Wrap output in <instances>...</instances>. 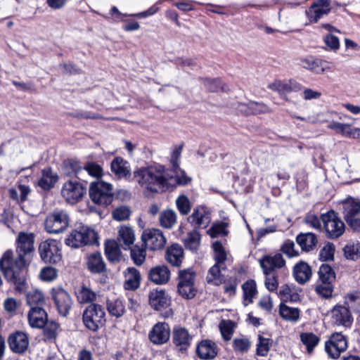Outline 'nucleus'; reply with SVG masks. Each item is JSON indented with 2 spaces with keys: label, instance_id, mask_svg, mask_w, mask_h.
<instances>
[{
  "label": "nucleus",
  "instance_id": "obj_1",
  "mask_svg": "<svg viewBox=\"0 0 360 360\" xmlns=\"http://www.w3.org/2000/svg\"><path fill=\"white\" fill-rule=\"evenodd\" d=\"M34 236L32 233L20 232L16 239L17 257L11 250L6 251L0 259V270L6 279L15 286L20 292L26 287L25 269L27 257L34 251Z\"/></svg>",
  "mask_w": 360,
  "mask_h": 360
},
{
  "label": "nucleus",
  "instance_id": "obj_2",
  "mask_svg": "<svg viewBox=\"0 0 360 360\" xmlns=\"http://www.w3.org/2000/svg\"><path fill=\"white\" fill-rule=\"evenodd\" d=\"M134 179L146 195L165 191L176 184H186L191 181L185 176H175L173 172L162 166L139 169L134 172Z\"/></svg>",
  "mask_w": 360,
  "mask_h": 360
},
{
  "label": "nucleus",
  "instance_id": "obj_3",
  "mask_svg": "<svg viewBox=\"0 0 360 360\" xmlns=\"http://www.w3.org/2000/svg\"><path fill=\"white\" fill-rule=\"evenodd\" d=\"M89 195L94 202L107 206L113 198L112 185L104 181L93 182L89 187Z\"/></svg>",
  "mask_w": 360,
  "mask_h": 360
},
{
  "label": "nucleus",
  "instance_id": "obj_4",
  "mask_svg": "<svg viewBox=\"0 0 360 360\" xmlns=\"http://www.w3.org/2000/svg\"><path fill=\"white\" fill-rule=\"evenodd\" d=\"M105 313L103 308L96 304H90L83 313V322L85 326L92 330L96 331L105 321Z\"/></svg>",
  "mask_w": 360,
  "mask_h": 360
},
{
  "label": "nucleus",
  "instance_id": "obj_5",
  "mask_svg": "<svg viewBox=\"0 0 360 360\" xmlns=\"http://www.w3.org/2000/svg\"><path fill=\"white\" fill-rule=\"evenodd\" d=\"M321 218L328 238L335 239L344 233L345 224L338 217L335 211L330 210L327 213L323 214Z\"/></svg>",
  "mask_w": 360,
  "mask_h": 360
},
{
  "label": "nucleus",
  "instance_id": "obj_6",
  "mask_svg": "<svg viewBox=\"0 0 360 360\" xmlns=\"http://www.w3.org/2000/svg\"><path fill=\"white\" fill-rule=\"evenodd\" d=\"M44 226L49 233L58 234L63 233L69 226L68 215L63 210L54 211L47 216Z\"/></svg>",
  "mask_w": 360,
  "mask_h": 360
},
{
  "label": "nucleus",
  "instance_id": "obj_7",
  "mask_svg": "<svg viewBox=\"0 0 360 360\" xmlns=\"http://www.w3.org/2000/svg\"><path fill=\"white\" fill-rule=\"evenodd\" d=\"M86 188L77 181L69 180L63 184L60 193L66 202L74 205L86 194Z\"/></svg>",
  "mask_w": 360,
  "mask_h": 360
},
{
  "label": "nucleus",
  "instance_id": "obj_8",
  "mask_svg": "<svg viewBox=\"0 0 360 360\" xmlns=\"http://www.w3.org/2000/svg\"><path fill=\"white\" fill-rule=\"evenodd\" d=\"M60 243L56 240L48 239L39 246L41 259L46 263L56 264L61 260L62 255Z\"/></svg>",
  "mask_w": 360,
  "mask_h": 360
},
{
  "label": "nucleus",
  "instance_id": "obj_9",
  "mask_svg": "<svg viewBox=\"0 0 360 360\" xmlns=\"http://www.w3.org/2000/svg\"><path fill=\"white\" fill-rule=\"evenodd\" d=\"M149 304L155 310H165L162 316L169 317L172 315V310L169 308L171 304V298L169 295L163 290H155L150 292Z\"/></svg>",
  "mask_w": 360,
  "mask_h": 360
},
{
  "label": "nucleus",
  "instance_id": "obj_10",
  "mask_svg": "<svg viewBox=\"0 0 360 360\" xmlns=\"http://www.w3.org/2000/svg\"><path fill=\"white\" fill-rule=\"evenodd\" d=\"M96 233L88 227H81L79 230L72 231L65 239V244L71 248H77L91 243L95 239Z\"/></svg>",
  "mask_w": 360,
  "mask_h": 360
},
{
  "label": "nucleus",
  "instance_id": "obj_11",
  "mask_svg": "<svg viewBox=\"0 0 360 360\" xmlns=\"http://www.w3.org/2000/svg\"><path fill=\"white\" fill-rule=\"evenodd\" d=\"M141 240L145 247L150 250H159L166 244V238L162 231L158 229H148L143 231Z\"/></svg>",
  "mask_w": 360,
  "mask_h": 360
},
{
  "label": "nucleus",
  "instance_id": "obj_12",
  "mask_svg": "<svg viewBox=\"0 0 360 360\" xmlns=\"http://www.w3.org/2000/svg\"><path fill=\"white\" fill-rule=\"evenodd\" d=\"M347 348L346 338L340 333L333 334L325 343V350L333 359H338L340 354Z\"/></svg>",
  "mask_w": 360,
  "mask_h": 360
},
{
  "label": "nucleus",
  "instance_id": "obj_13",
  "mask_svg": "<svg viewBox=\"0 0 360 360\" xmlns=\"http://www.w3.org/2000/svg\"><path fill=\"white\" fill-rule=\"evenodd\" d=\"M51 295L58 313L66 316L72 305L70 295L63 288H55L51 290Z\"/></svg>",
  "mask_w": 360,
  "mask_h": 360
},
{
  "label": "nucleus",
  "instance_id": "obj_14",
  "mask_svg": "<svg viewBox=\"0 0 360 360\" xmlns=\"http://www.w3.org/2000/svg\"><path fill=\"white\" fill-rule=\"evenodd\" d=\"M170 337V328L167 323L159 322L156 323L150 331L148 338L155 345L166 343Z\"/></svg>",
  "mask_w": 360,
  "mask_h": 360
},
{
  "label": "nucleus",
  "instance_id": "obj_15",
  "mask_svg": "<svg viewBox=\"0 0 360 360\" xmlns=\"http://www.w3.org/2000/svg\"><path fill=\"white\" fill-rule=\"evenodd\" d=\"M333 322L337 326L349 327L351 326L353 318L351 311L345 305L337 304L331 310Z\"/></svg>",
  "mask_w": 360,
  "mask_h": 360
},
{
  "label": "nucleus",
  "instance_id": "obj_16",
  "mask_svg": "<svg viewBox=\"0 0 360 360\" xmlns=\"http://www.w3.org/2000/svg\"><path fill=\"white\" fill-rule=\"evenodd\" d=\"M260 266L265 275L271 274L275 269H281L285 264V261L280 253L273 256L266 255L259 260Z\"/></svg>",
  "mask_w": 360,
  "mask_h": 360
},
{
  "label": "nucleus",
  "instance_id": "obj_17",
  "mask_svg": "<svg viewBox=\"0 0 360 360\" xmlns=\"http://www.w3.org/2000/svg\"><path fill=\"white\" fill-rule=\"evenodd\" d=\"M10 349L16 354L24 353L28 348L29 339L26 333L18 331L8 338Z\"/></svg>",
  "mask_w": 360,
  "mask_h": 360
},
{
  "label": "nucleus",
  "instance_id": "obj_18",
  "mask_svg": "<svg viewBox=\"0 0 360 360\" xmlns=\"http://www.w3.org/2000/svg\"><path fill=\"white\" fill-rule=\"evenodd\" d=\"M188 219L195 229H204L210 223V213L205 207H199L194 209Z\"/></svg>",
  "mask_w": 360,
  "mask_h": 360
},
{
  "label": "nucleus",
  "instance_id": "obj_19",
  "mask_svg": "<svg viewBox=\"0 0 360 360\" xmlns=\"http://www.w3.org/2000/svg\"><path fill=\"white\" fill-rule=\"evenodd\" d=\"M29 325L32 328H42L47 321V314L42 307H32L28 314Z\"/></svg>",
  "mask_w": 360,
  "mask_h": 360
},
{
  "label": "nucleus",
  "instance_id": "obj_20",
  "mask_svg": "<svg viewBox=\"0 0 360 360\" xmlns=\"http://www.w3.org/2000/svg\"><path fill=\"white\" fill-rule=\"evenodd\" d=\"M292 274L295 280L299 284L304 285L310 280L312 276L311 268L307 262L300 261L294 266Z\"/></svg>",
  "mask_w": 360,
  "mask_h": 360
},
{
  "label": "nucleus",
  "instance_id": "obj_21",
  "mask_svg": "<svg viewBox=\"0 0 360 360\" xmlns=\"http://www.w3.org/2000/svg\"><path fill=\"white\" fill-rule=\"evenodd\" d=\"M135 241L134 229L127 225H121L118 229L117 242L125 250H129Z\"/></svg>",
  "mask_w": 360,
  "mask_h": 360
},
{
  "label": "nucleus",
  "instance_id": "obj_22",
  "mask_svg": "<svg viewBox=\"0 0 360 360\" xmlns=\"http://www.w3.org/2000/svg\"><path fill=\"white\" fill-rule=\"evenodd\" d=\"M148 278L157 285L165 284L170 278V271L165 265L156 266L149 271Z\"/></svg>",
  "mask_w": 360,
  "mask_h": 360
},
{
  "label": "nucleus",
  "instance_id": "obj_23",
  "mask_svg": "<svg viewBox=\"0 0 360 360\" xmlns=\"http://www.w3.org/2000/svg\"><path fill=\"white\" fill-rule=\"evenodd\" d=\"M330 4L327 1L321 0L312 5L307 12L311 22H316L330 11Z\"/></svg>",
  "mask_w": 360,
  "mask_h": 360
},
{
  "label": "nucleus",
  "instance_id": "obj_24",
  "mask_svg": "<svg viewBox=\"0 0 360 360\" xmlns=\"http://www.w3.org/2000/svg\"><path fill=\"white\" fill-rule=\"evenodd\" d=\"M342 207L345 221L360 214V200L358 199L348 198L342 202Z\"/></svg>",
  "mask_w": 360,
  "mask_h": 360
},
{
  "label": "nucleus",
  "instance_id": "obj_25",
  "mask_svg": "<svg viewBox=\"0 0 360 360\" xmlns=\"http://www.w3.org/2000/svg\"><path fill=\"white\" fill-rule=\"evenodd\" d=\"M124 287L126 290H136L141 283V274L138 269L134 267H129L124 272Z\"/></svg>",
  "mask_w": 360,
  "mask_h": 360
},
{
  "label": "nucleus",
  "instance_id": "obj_26",
  "mask_svg": "<svg viewBox=\"0 0 360 360\" xmlns=\"http://www.w3.org/2000/svg\"><path fill=\"white\" fill-rule=\"evenodd\" d=\"M197 354L202 359H212L217 354V348L214 342L203 340L197 347Z\"/></svg>",
  "mask_w": 360,
  "mask_h": 360
},
{
  "label": "nucleus",
  "instance_id": "obj_27",
  "mask_svg": "<svg viewBox=\"0 0 360 360\" xmlns=\"http://www.w3.org/2000/svg\"><path fill=\"white\" fill-rule=\"evenodd\" d=\"M191 336L184 328H174L173 331V342L180 350H186L190 346Z\"/></svg>",
  "mask_w": 360,
  "mask_h": 360
},
{
  "label": "nucleus",
  "instance_id": "obj_28",
  "mask_svg": "<svg viewBox=\"0 0 360 360\" xmlns=\"http://www.w3.org/2000/svg\"><path fill=\"white\" fill-rule=\"evenodd\" d=\"M167 262L174 266H179L183 261L184 250L178 244H174L167 248L165 254Z\"/></svg>",
  "mask_w": 360,
  "mask_h": 360
},
{
  "label": "nucleus",
  "instance_id": "obj_29",
  "mask_svg": "<svg viewBox=\"0 0 360 360\" xmlns=\"http://www.w3.org/2000/svg\"><path fill=\"white\" fill-rule=\"evenodd\" d=\"M58 176L51 169L46 168L42 170V176L39 180L38 185L44 190H49L58 181Z\"/></svg>",
  "mask_w": 360,
  "mask_h": 360
},
{
  "label": "nucleus",
  "instance_id": "obj_30",
  "mask_svg": "<svg viewBox=\"0 0 360 360\" xmlns=\"http://www.w3.org/2000/svg\"><path fill=\"white\" fill-rule=\"evenodd\" d=\"M296 240L302 250L305 252L313 250L317 243L316 236L312 233H300L297 236Z\"/></svg>",
  "mask_w": 360,
  "mask_h": 360
},
{
  "label": "nucleus",
  "instance_id": "obj_31",
  "mask_svg": "<svg viewBox=\"0 0 360 360\" xmlns=\"http://www.w3.org/2000/svg\"><path fill=\"white\" fill-rule=\"evenodd\" d=\"M112 172L118 177H126L130 173V169L127 161L122 158L116 157L110 165Z\"/></svg>",
  "mask_w": 360,
  "mask_h": 360
},
{
  "label": "nucleus",
  "instance_id": "obj_32",
  "mask_svg": "<svg viewBox=\"0 0 360 360\" xmlns=\"http://www.w3.org/2000/svg\"><path fill=\"white\" fill-rule=\"evenodd\" d=\"M89 270L94 274H99L105 270V264L98 252L90 255L87 260Z\"/></svg>",
  "mask_w": 360,
  "mask_h": 360
},
{
  "label": "nucleus",
  "instance_id": "obj_33",
  "mask_svg": "<svg viewBox=\"0 0 360 360\" xmlns=\"http://www.w3.org/2000/svg\"><path fill=\"white\" fill-rule=\"evenodd\" d=\"M63 172L67 176H75L80 179V174L83 172V167L78 161L68 160L63 163Z\"/></svg>",
  "mask_w": 360,
  "mask_h": 360
},
{
  "label": "nucleus",
  "instance_id": "obj_34",
  "mask_svg": "<svg viewBox=\"0 0 360 360\" xmlns=\"http://www.w3.org/2000/svg\"><path fill=\"white\" fill-rule=\"evenodd\" d=\"M226 269V266H221V265L214 264L208 271L206 279L207 283L219 285L223 281V276L221 271Z\"/></svg>",
  "mask_w": 360,
  "mask_h": 360
},
{
  "label": "nucleus",
  "instance_id": "obj_35",
  "mask_svg": "<svg viewBox=\"0 0 360 360\" xmlns=\"http://www.w3.org/2000/svg\"><path fill=\"white\" fill-rule=\"evenodd\" d=\"M160 225L165 229H172L176 223V213L173 210H165L159 216Z\"/></svg>",
  "mask_w": 360,
  "mask_h": 360
},
{
  "label": "nucleus",
  "instance_id": "obj_36",
  "mask_svg": "<svg viewBox=\"0 0 360 360\" xmlns=\"http://www.w3.org/2000/svg\"><path fill=\"white\" fill-rule=\"evenodd\" d=\"M300 340L305 346L309 354L313 352L314 348L319 345L320 338L313 333H302L300 334Z\"/></svg>",
  "mask_w": 360,
  "mask_h": 360
},
{
  "label": "nucleus",
  "instance_id": "obj_37",
  "mask_svg": "<svg viewBox=\"0 0 360 360\" xmlns=\"http://www.w3.org/2000/svg\"><path fill=\"white\" fill-rule=\"evenodd\" d=\"M280 316L285 321L296 322L300 319V310L281 304L279 308Z\"/></svg>",
  "mask_w": 360,
  "mask_h": 360
},
{
  "label": "nucleus",
  "instance_id": "obj_38",
  "mask_svg": "<svg viewBox=\"0 0 360 360\" xmlns=\"http://www.w3.org/2000/svg\"><path fill=\"white\" fill-rule=\"evenodd\" d=\"M118 242L114 240H107L105 243V255L110 262L118 261L120 258V250Z\"/></svg>",
  "mask_w": 360,
  "mask_h": 360
},
{
  "label": "nucleus",
  "instance_id": "obj_39",
  "mask_svg": "<svg viewBox=\"0 0 360 360\" xmlns=\"http://www.w3.org/2000/svg\"><path fill=\"white\" fill-rule=\"evenodd\" d=\"M324 64L325 61L320 59L304 58L301 60V65L304 68L308 69L316 74H321L324 72Z\"/></svg>",
  "mask_w": 360,
  "mask_h": 360
},
{
  "label": "nucleus",
  "instance_id": "obj_40",
  "mask_svg": "<svg viewBox=\"0 0 360 360\" xmlns=\"http://www.w3.org/2000/svg\"><path fill=\"white\" fill-rule=\"evenodd\" d=\"M214 249V259L215 264L223 266H226L225 262L227 260V254L222 244L216 241L212 245Z\"/></svg>",
  "mask_w": 360,
  "mask_h": 360
},
{
  "label": "nucleus",
  "instance_id": "obj_41",
  "mask_svg": "<svg viewBox=\"0 0 360 360\" xmlns=\"http://www.w3.org/2000/svg\"><path fill=\"white\" fill-rule=\"evenodd\" d=\"M76 295L79 303L92 302L96 297V293L86 286L80 287L76 291Z\"/></svg>",
  "mask_w": 360,
  "mask_h": 360
},
{
  "label": "nucleus",
  "instance_id": "obj_42",
  "mask_svg": "<svg viewBox=\"0 0 360 360\" xmlns=\"http://www.w3.org/2000/svg\"><path fill=\"white\" fill-rule=\"evenodd\" d=\"M345 306L354 313L360 314V293L349 294L345 297Z\"/></svg>",
  "mask_w": 360,
  "mask_h": 360
},
{
  "label": "nucleus",
  "instance_id": "obj_43",
  "mask_svg": "<svg viewBox=\"0 0 360 360\" xmlns=\"http://www.w3.org/2000/svg\"><path fill=\"white\" fill-rule=\"evenodd\" d=\"M107 308L109 314L117 318L122 316L125 311L124 306L122 300L119 299L114 301L108 300L107 302Z\"/></svg>",
  "mask_w": 360,
  "mask_h": 360
},
{
  "label": "nucleus",
  "instance_id": "obj_44",
  "mask_svg": "<svg viewBox=\"0 0 360 360\" xmlns=\"http://www.w3.org/2000/svg\"><path fill=\"white\" fill-rule=\"evenodd\" d=\"M319 281L333 283L335 276L332 268L328 264H322L319 271Z\"/></svg>",
  "mask_w": 360,
  "mask_h": 360
},
{
  "label": "nucleus",
  "instance_id": "obj_45",
  "mask_svg": "<svg viewBox=\"0 0 360 360\" xmlns=\"http://www.w3.org/2000/svg\"><path fill=\"white\" fill-rule=\"evenodd\" d=\"M131 257L136 265L143 264L146 257V249L139 245L131 246Z\"/></svg>",
  "mask_w": 360,
  "mask_h": 360
},
{
  "label": "nucleus",
  "instance_id": "obj_46",
  "mask_svg": "<svg viewBox=\"0 0 360 360\" xmlns=\"http://www.w3.org/2000/svg\"><path fill=\"white\" fill-rule=\"evenodd\" d=\"M343 251L347 259L357 260L360 258V243H348L345 246Z\"/></svg>",
  "mask_w": 360,
  "mask_h": 360
},
{
  "label": "nucleus",
  "instance_id": "obj_47",
  "mask_svg": "<svg viewBox=\"0 0 360 360\" xmlns=\"http://www.w3.org/2000/svg\"><path fill=\"white\" fill-rule=\"evenodd\" d=\"M242 288L243 290V296L245 301H248V303L252 302L253 298L257 294V286L255 281L250 280L246 281L242 285Z\"/></svg>",
  "mask_w": 360,
  "mask_h": 360
},
{
  "label": "nucleus",
  "instance_id": "obj_48",
  "mask_svg": "<svg viewBox=\"0 0 360 360\" xmlns=\"http://www.w3.org/2000/svg\"><path fill=\"white\" fill-rule=\"evenodd\" d=\"M200 235L196 231H193L188 233L186 238L185 239V246L186 248L195 251L200 246Z\"/></svg>",
  "mask_w": 360,
  "mask_h": 360
},
{
  "label": "nucleus",
  "instance_id": "obj_49",
  "mask_svg": "<svg viewBox=\"0 0 360 360\" xmlns=\"http://www.w3.org/2000/svg\"><path fill=\"white\" fill-rule=\"evenodd\" d=\"M273 340L270 338H266L258 335V343L257 345V354L259 356H265L267 355L272 345Z\"/></svg>",
  "mask_w": 360,
  "mask_h": 360
},
{
  "label": "nucleus",
  "instance_id": "obj_50",
  "mask_svg": "<svg viewBox=\"0 0 360 360\" xmlns=\"http://www.w3.org/2000/svg\"><path fill=\"white\" fill-rule=\"evenodd\" d=\"M27 302L32 307H41L44 303V297L39 290L30 291L27 295Z\"/></svg>",
  "mask_w": 360,
  "mask_h": 360
},
{
  "label": "nucleus",
  "instance_id": "obj_51",
  "mask_svg": "<svg viewBox=\"0 0 360 360\" xmlns=\"http://www.w3.org/2000/svg\"><path fill=\"white\" fill-rule=\"evenodd\" d=\"M195 274L191 269L181 270L179 272L178 285H194Z\"/></svg>",
  "mask_w": 360,
  "mask_h": 360
},
{
  "label": "nucleus",
  "instance_id": "obj_52",
  "mask_svg": "<svg viewBox=\"0 0 360 360\" xmlns=\"http://www.w3.org/2000/svg\"><path fill=\"white\" fill-rule=\"evenodd\" d=\"M234 323L231 321H224L220 322L219 329L222 338L224 340H230L233 334Z\"/></svg>",
  "mask_w": 360,
  "mask_h": 360
},
{
  "label": "nucleus",
  "instance_id": "obj_53",
  "mask_svg": "<svg viewBox=\"0 0 360 360\" xmlns=\"http://www.w3.org/2000/svg\"><path fill=\"white\" fill-rule=\"evenodd\" d=\"M176 205L179 212L182 215H186L191 211V203L187 196L182 195L177 198L176 200Z\"/></svg>",
  "mask_w": 360,
  "mask_h": 360
},
{
  "label": "nucleus",
  "instance_id": "obj_54",
  "mask_svg": "<svg viewBox=\"0 0 360 360\" xmlns=\"http://www.w3.org/2000/svg\"><path fill=\"white\" fill-rule=\"evenodd\" d=\"M227 226L228 224L226 222L213 224L209 229L208 233L212 238L226 236L228 234Z\"/></svg>",
  "mask_w": 360,
  "mask_h": 360
},
{
  "label": "nucleus",
  "instance_id": "obj_55",
  "mask_svg": "<svg viewBox=\"0 0 360 360\" xmlns=\"http://www.w3.org/2000/svg\"><path fill=\"white\" fill-rule=\"evenodd\" d=\"M333 291V283L320 282L316 287V292L317 294L323 298H329L332 296Z\"/></svg>",
  "mask_w": 360,
  "mask_h": 360
},
{
  "label": "nucleus",
  "instance_id": "obj_56",
  "mask_svg": "<svg viewBox=\"0 0 360 360\" xmlns=\"http://www.w3.org/2000/svg\"><path fill=\"white\" fill-rule=\"evenodd\" d=\"M131 210L128 207L120 206L114 210L112 217L117 221H124L129 218Z\"/></svg>",
  "mask_w": 360,
  "mask_h": 360
},
{
  "label": "nucleus",
  "instance_id": "obj_57",
  "mask_svg": "<svg viewBox=\"0 0 360 360\" xmlns=\"http://www.w3.org/2000/svg\"><path fill=\"white\" fill-rule=\"evenodd\" d=\"M20 305V302L13 297L6 298L3 303L4 310L11 315L16 313Z\"/></svg>",
  "mask_w": 360,
  "mask_h": 360
},
{
  "label": "nucleus",
  "instance_id": "obj_58",
  "mask_svg": "<svg viewBox=\"0 0 360 360\" xmlns=\"http://www.w3.org/2000/svg\"><path fill=\"white\" fill-rule=\"evenodd\" d=\"M179 294L184 298L192 299L195 297L196 290L194 285H177Z\"/></svg>",
  "mask_w": 360,
  "mask_h": 360
},
{
  "label": "nucleus",
  "instance_id": "obj_59",
  "mask_svg": "<svg viewBox=\"0 0 360 360\" xmlns=\"http://www.w3.org/2000/svg\"><path fill=\"white\" fill-rule=\"evenodd\" d=\"M335 252V246L333 243L326 244L320 251L319 257L322 261L333 260Z\"/></svg>",
  "mask_w": 360,
  "mask_h": 360
},
{
  "label": "nucleus",
  "instance_id": "obj_60",
  "mask_svg": "<svg viewBox=\"0 0 360 360\" xmlns=\"http://www.w3.org/2000/svg\"><path fill=\"white\" fill-rule=\"evenodd\" d=\"M58 276L57 270L51 266L44 267L41 270L40 278L47 282L55 280Z\"/></svg>",
  "mask_w": 360,
  "mask_h": 360
},
{
  "label": "nucleus",
  "instance_id": "obj_61",
  "mask_svg": "<svg viewBox=\"0 0 360 360\" xmlns=\"http://www.w3.org/2000/svg\"><path fill=\"white\" fill-rule=\"evenodd\" d=\"M268 88L271 90L278 92L281 96H285L288 94V83L282 82L279 80H276L268 85Z\"/></svg>",
  "mask_w": 360,
  "mask_h": 360
},
{
  "label": "nucleus",
  "instance_id": "obj_62",
  "mask_svg": "<svg viewBox=\"0 0 360 360\" xmlns=\"http://www.w3.org/2000/svg\"><path fill=\"white\" fill-rule=\"evenodd\" d=\"M86 171L91 176L99 178L102 176L103 169L101 167L94 162H89L83 167V172Z\"/></svg>",
  "mask_w": 360,
  "mask_h": 360
},
{
  "label": "nucleus",
  "instance_id": "obj_63",
  "mask_svg": "<svg viewBox=\"0 0 360 360\" xmlns=\"http://www.w3.org/2000/svg\"><path fill=\"white\" fill-rule=\"evenodd\" d=\"M205 86L212 92H218L219 91H224L223 82L220 79H207L205 81Z\"/></svg>",
  "mask_w": 360,
  "mask_h": 360
},
{
  "label": "nucleus",
  "instance_id": "obj_64",
  "mask_svg": "<svg viewBox=\"0 0 360 360\" xmlns=\"http://www.w3.org/2000/svg\"><path fill=\"white\" fill-rule=\"evenodd\" d=\"M44 328V335L46 337L49 339L54 338L56 336L58 328V324L56 323L55 321H46V323Z\"/></svg>",
  "mask_w": 360,
  "mask_h": 360
}]
</instances>
